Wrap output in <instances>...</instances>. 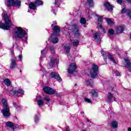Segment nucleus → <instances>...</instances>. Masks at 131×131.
Instances as JSON below:
<instances>
[{
  "mask_svg": "<svg viewBox=\"0 0 131 131\" xmlns=\"http://www.w3.org/2000/svg\"><path fill=\"white\" fill-rule=\"evenodd\" d=\"M56 61H57L56 64H58V62H59V60L57 59Z\"/></svg>",
  "mask_w": 131,
  "mask_h": 131,
  "instance_id": "46",
  "label": "nucleus"
},
{
  "mask_svg": "<svg viewBox=\"0 0 131 131\" xmlns=\"http://www.w3.org/2000/svg\"><path fill=\"white\" fill-rule=\"evenodd\" d=\"M88 3L90 5V7H93L94 6V2L93 0H88Z\"/></svg>",
  "mask_w": 131,
  "mask_h": 131,
  "instance_id": "32",
  "label": "nucleus"
},
{
  "mask_svg": "<svg viewBox=\"0 0 131 131\" xmlns=\"http://www.w3.org/2000/svg\"><path fill=\"white\" fill-rule=\"evenodd\" d=\"M37 120H38L37 117H36L35 118V122H36L37 121Z\"/></svg>",
  "mask_w": 131,
  "mask_h": 131,
  "instance_id": "43",
  "label": "nucleus"
},
{
  "mask_svg": "<svg viewBox=\"0 0 131 131\" xmlns=\"http://www.w3.org/2000/svg\"><path fill=\"white\" fill-rule=\"evenodd\" d=\"M80 23L81 24H85V23H86V19L83 17H82L80 18Z\"/></svg>",
  "mask_w": 131,
  "mask_h": 131,
  "instance_id": "28",
  "label": "nucleus"
},
{
  "mask_svg": "<svg viewBox=\"0 0 131 131\" xmlns=\"http://www.w3.org/2000/svg\"><path fill=\"white\" fill-rule=\"evenodd\" d=\"M111 125L113 128H117L118 127V123L116 121H114L111 123Z\"/></svg>",
  "mask_w": 131,
  "mask_h": 131,
  "instance_id": "18",
  "label": "nucleus"
},
{
  "mask_svg": "<svg viewBox=\"0 0 131 131\" xmlns=\"http://www.w3.org/2000/svg\"><path fill=\"white\" fill-rule=\"evenodd\" d=\"M6 3L8 7H10L11 6H17V7H20L21 5V1L19 0H16V1L14 0H6Z\"/></svg>",
  "mask_w": 131,
  "mask_h": 131,
  "instance_id": "4",
  "label": "nucleus"
},
{
  "mask_svg": "<svg viewBox=\"0 0 131 131\" xmlns=\"http://www.w3.org/2000/svg\"><path fill=\"white\" fill-rule=\"evenodd\" d=\"M44 102L43 101H42V100H38V102H37V104L38 105V106H42V105H43L44 104Z\"/></svg>",
  "mask_w": 131,
  "mask_h": 131,
  "instance_id": "30",
  "label": "nucleus"
},
{
  "mask_svg": "<svg viewBox=\"0 0 131 131\" xmlns=\"http://www.w3.org/2000/svg\"><path fill=\"white\" fill-rule=\"evenodd\" d=\"M53 35H59L60 33V28L58 26H55L53 29Z\"/></svg>",
  "mask_w": 131,
  "mask_h": 131,
  "instance_id": "12",
  "label": "nucleus"
},
{
  "mask_svg": "<svg viewBox=\"0 0 131 131\" xmlns=\"http://www.w3.org/2000/svg\"><path fill=\"white\" fill-rule=\"evenodd\" d=\"M107 57H108V58L110 59V60H111V61H112L113 63H116V62L115 61V60H114V58H113V56H112L111 54L108 53Z\"/></svg>",
  "mask_w": 131,
  "mask_h": 131,
  "instance_id": "21",
  "label": "nucleus"
},
{
  "mask_svg": "<svg viewBox=\"0 0 131 131\" xmlns=\"http://www.w3.org/2000/svg\"><path fill=\"white\" fill-rule=\"evenodd\" d=\"M125 61L126 62V67H127V68H128V67H130L131 63L130 62H129L128 59H125Z\"/></svg>",
  "mask_w": 131,
  "mask_h": 131,
  "instance_id": "27",
  "label": "nucleus"
},
{
  "mask_svg": "<svg viewBox=\"0 0 131 131\" xmlns=\"http://www.w3.org/2000/svg\"><path fill=\"white\" fill-rule=\"evenodd\" d=\"M3 18L5 21V24H0V28L4 30H9L13 26V24L11 20H10V18L8 16V14L6 13V11H4Z\"/></svg>",
  "mask_w": 131,
  "mask_h": 131,
  "instance_id": "1",
  "label": "nucleus"
},
{
  "mask_svg": "<svg viewBox=\"0 0 131 131\" xmlns=\"http://www.w3.org/2000/svg\"><path fill=\"white\" fill-rule=\"evenodd\" d=\"M64 49L66 50V53H67V54H69L70 52V49H71V44H70V45H67Z\"/></svg>",
  "mask_w": 131,
  "mask_h": 131,
  "instance_id": "20",
  "label": "nucleus"
},
{
  "mask_svg": "<svg viewBox=\"0 0 131 131\" xmlns=\"http://www.w3.org/2000/svg\"><path fill=\"white\" fill-rule=\"evenodd\" d=\"M106 22L107 23V24L108 25H110L111 26V25H113V24H114L113 21H112L110 18L106 19Z\"/></svg>",
  "mask_w": 131,
  "mask_h": 131,
  "instance_id": "26",
  "label": "nucleus"
},
{
  "mask_svg": "<svg viewBox=\"0 0 131 131\" xmlns=\"http://www.w3.org/2000/svg\"><path fill=\"white\" fill-rule=\"evenodd\" d=\"M100 34L97 32L94 33L93 35V38H94V39H98L100 38Z\"/></svg>",
  "mask_w": 131,
  "mask_h": 131,
  "instance_id": "24",
  "label": "nucleus"
},
{
  "mask_svg": "<svg viewBox=\"0 0 131 131\" xmlns=\"http://www.w3.org/2000/svg\"><path fill=\"white\" fill-rule=\"evenodd\" d=\"M6 126L11 128V129H15V125L11 122H7L6 123Z\"/></svg>",
  "mask_w": 131,
  "mask_h": 131,
  "instance_id": "16",
  "label": "nucleus"
},
{
  "mask_svg": "<svg viewBox=\"0 0 131 131\" xmlns=\"http://www.w3.org/2000/svg\"><path fill=\"white\" fill-rule=\"evenodd\" d=\"M128 131H131V128L130 127L128 128Z\"/></svg>",
  "mask_w": 131,
  "mask_h": 131,
  "instance_id": "45",
  "label": "nucleus"
},
{
  "mask_svg": "<svg viewBox=\"0 0 131 131\" xmlns=\"http://www.w3.org/2000/svg\"><path fill=\"white\" fill-rule=\"evenodd\" d=\"M35 3L36 6H40V5H42V1L41 0H37Z\"/></svg>",
  "mask_w": 131,
  "mask_h": 131,
  "instance_id": "29",
  "label": "nucleus"
},
{
  "mask_svg": "<svg viewBox=\"0 0 131 131\" xmlns=\"http://www.w3.org/2000/svg\"><path fill=\"white\" fill-rule=\"evenodd\" d=\"M78 45H79V41H78V40H74L73 41V46L74 47H77V46H78Z\"/></svg>",
  "mask_w": 131,
  "mask_h": 131,
  "instance_id": "25",
  "label": "nucleus"
},
{
  "mask_svg": "<svg viewBox=\"0 0 131 131\" xmlns=\"http://www.w3.org/2000/svg\"><path fill=\"white\" fill-rule=\"evenodd\" d=\"M76 69H77V66L75 63H72L70 65L68 72L69 73L72 74L73 72H75Z\"/></svg>",
  "mask_w": 131,
  "mask_h": 131,
  "instance_id": "7",
  "label": "nucleus"
},
{
  "mask_svg": "<svg viewBox=\"0 0 131 131\" xmlns=\"http://www.w3.org/2000/svg\"><path fill=\"white\" fill-rule=\"evenodd\" d=\"M43 91L45 93H46V94H48L49 95H53L55 93V90H54L52 89H51V88L49 87L44 88Z\"/></svg>",
  "mask_w": 131,
  "mask_h": 131,
  "instance_id": "8",
  "label": "nucleus"
},
{
  "mask_svg": "<svg viewBox=\"0 0 131 131\" xmlns=\"http://www.w3.org/2000/svg\"><path fill=\"white\" fill-rule=\"evenodd\" d=\"M121 13L126 14L127 15H128V17L131 18V11L129 10V9H126V8L123 7L121 10Z\"/></svg>",
  "mask_w": 131,
  "mask_h": 131,
  "instance_id": "9",
  "label": "nucleus"
},
{
  "mask_svg": "<svg viewBox=\"0 0 131 131\" xmlns=\"http://www.w3.org/2000/svg\"><path fill=\"white\" fill-rule=\"evenodd\" d=\"M26 34V31L23 30L21 27H16L15 28L13 32V37L15 38H19L20 39L24 38Z\"/></svg>",
  "mask_w": 131,
  "mask_h": 131,
  "instance_id": "2",
  "label": "nucleus"
},
{
  "mask_svg": "<svg viewBox=\"0 0 131 131\" xmlns=\"http://www.w3.org/2000/svg\"><path fill=\"white\" fill-rule=\"evenodd\" d=\"M51 77H52V78H54L55 79H57V80H59L60 81L62 80L61 77H60V75H59V74L57 73H54V72L51 73Z\"/></svg>",
  "mask_w": 131,
  "mask_h": 131,
  "instance_id": "10",
  "label": "nucleus"
},
{
  "mask_svg": "<svg viewBox=\"0 0 131 131\" xmlns=\"http://www.w3.org/2000/svg\"><path fill=\"white\" fill-rule=\"evenodd\" d=\"M50 66H51V67H53V66H54V62H53V60H51Z\"/></svg>",
  "mask_w": 131,
  "mask_h": 131,
  "instance_id": "38",
  "label": "nucleus"
},
{
  "mask_svg": "<svg viewBox=\"0 0 131 131\" xmlns=\"http://www.w3.org/2000/svg\"><path fill=\"white\" fill-rule=\"evenodd\" d=\"M16 65H17L16 63V60L12 59L10 64L11 69H15V68H16Z\"/></svg>",
  "mask_w": 131,
  "mask_h": 131,
  "instance_id": "15",
  "label": "nucleus"
},
{
  "mask_svg": "<svg viewBox=\"0 0 131 131\" xmlns=\"http://www.w3.org/2000/svg\"><path fill=\"white\" fill-rule=\"evenodd\" d=\"M99 67L96 64L92 66V68L90 70V75L92 78L96 77L98 74V69Z\"/></svg>",
  "mask_w": 131,
  "mask_h": 131,
  "instance_id": "5",
  "label": "nucleus"
},
{
  "mask_svg": "<svg viewBox=\"0 0 131 131\" xmlns=\"http://www.w3.org/2000/svg\"><path fill=\"white\" fill-rule=\"evenodd\" d=\"M101 55L103 56L104 61H106L107 60V56H105L106 53H105V52L102 51L101 52Z\"/></svg>",
  "mask_w": 131,
  "mask_h": 131,
  "instance_id": "31",
  "label": "nucleus"
},
{
  "mask_svg": "<svg viewBox=\"0 0 131 131\" xmlns=\"http://www.w3.org/2000/svg\"><path fill=\"white\" fill-rule=\"evenodd\" d=\"M98 28H100V29H102V22H103V16H100L98 17Z\"/></svg>",
  "mask_w": 131,
  "mask_h": 131,
  "instance_id": "14",
  "label": "nucleus"
},
{
  "mask_svg": "<svg viewBox=\"0 0 131 131\" xmlns=\"http://www.w3.org/2000/svg\"><path fill=\"white\" fill-rule=\"evenodd\" d=\"M82 131H85V130H82Z\"/></svg>",
  "mask_w": 131,
  "mask_h": 131,
  "instance_id": "48",
  "label": "nucleus"
},
{
  "mask_svg": "<svg viewBox=\"0 0 131 131\" xmlns=\"http://www.w3.org/2000/svg\"><path fill=\"white\" fill-rule=\"evenodd\" d=\"M114 32H115L114 30H113L112 29H110V30H108V33H109V34H111V35L114 34Z\"/></svg>",
  "mask_w": 131,
  "mask_h": 131,
  "instance_id": "33",
  "label": "nucleus"
},
{
  "mask_svg": "<svg viewBox=\"0 0 131 131\" xmlns=\"http://www.w3.org/2000/svg\"><path fill=\"white\" fill-rule=\"evenodd\" d=\"M116 76H119V75H120V73L118 72V73H116Z\"/></svg>",
  "mask_w": 131,
  "mask_h": 131,
  "instance_id": "42",
  "label": "nucleus"
},
{
  "mask_svg": "<svg viewBox=\"0 0 131 131\" xmlns=\"http://www.w3.org/2000/svg\"><path fill=\"white\" fill-rule=\"evenodd\" d=\"M84 101H85V102H87L88 103H91V102H92L91 101V99H90L89 98H85Z\"/></svg>",
  "mask_w": 131,
  "mask_h": 131,
  "instance_id": "36",
  "label": "nucleus"
},
{
  "mask_svg": "<svg viewBox=\"0 0 131 131\" xmlns=\"http://www.w3.org/2000/svg\"><path fill=\"white\" fill-rule=\"evenodd\" d=\"M2 102L3 105V109L2 110V114L4 117H9L11 115L10 107L8 106V102L6 99H3Z\"/></svg>",
  "mask_w": 131,
  "mask_h": 131,
  "instance_id": "3",
  "label": "nucleus"
},
{
  "mask_svg": "<svg viewBox=\"0 0 131 131\" xmlns=\"http://www.w3.org/2000/svg\"><path fill=\"white\" fill-rule=\"evenodd\" d=\"M116 31H117V33H121V32H122V31H123V30H124V28L122 27H118V28H116Z\"/></svg>",
  "mask_w": 131,
  "mask_h": 131,
  "instance_id": "19",
  "label": "nucleus"
},
{
  "mask_svg": "<svg viewBox=\"0 0 131 131\" xmlns=\"http://www.w3.org/2000/svg\"><path fill=\"white\" fill-rule=\"evenodd\" d=\"M91 93H92V95L93 96H94V97H97V92H96V91H95V90H91Z\"/></svg>",
  "mask_w": 131,
  "mask_h": 131,
  "instance_id": "35",
  "label": "nucleus"
},
{
  "mask_svg": "<svg viewBox=\"0 0 131 131\" xmlns=\"http://www.w3.org/2000/svg\"><path fill=\"white\" fill-rule=\"evenodd\" d=\"M127 3H131V0H126Z\"/></svg>",
  "mask_w": 131,
  "mask_h": 131,
  "instance_id": "44",
  "label": "nucleus"
},
{
  "mask_svg": "<svg viewBox=\"0 0 131 131\" xmlns=\"http://www.w3.org/2000/svg\"><path fill=\"white\" fill-rule=\"evenodd\" d=\"M29 8L30 9H31V10H35V9H36V7H37V6L36 5V4L33 3V2H31L30 4H29Z\"/></svg>",
  "mask_w": 131,
  "mask_h": 131,
  "instance_id": "17",
  "label": "nucleus"
},
{
  "mask_svg": "<svg viewBox=\"0 0 131 131\" xmlns=\"http://www.w3.org/2000/svg\"><path fill=\"white\" fill-rule=\"evenodd\" d=\"M44 100H46L47 102H49L50 101V97L46 96L45 97H44Z\"/></svg>",
  "mask_w": 131,
  "mask_h": 131,
  "instance_id": "37",
  "label": "nucleus"
},
{
  "mask_svg": "<svg viewBox=\"0 0 131 131\" xmlns=\"http://www.w3.org/2000/svg\"><path fill=\"white\" fill-rule=\"evenodd\" d=\"M10 94L12 96H21V95H24V91L23 90H18L17 91H16L13 90L10 91Z\"/></svg>",
  "mask_w": 131,
  "mask_h": 131,
  "instance_id": "6",
  "label": "nucleus"
},
{
  "mask_svg": "<svg viewBox=\"0 0 131 131\" xmlns=\"http://www.w3.org/2000/svg\"><path fill=\"white\" fill-rule=\"evenodd\" d=\"M73 27L74 29L75 36H79V32H78V26H77V25H73Z\"/></svg>",
  "mask_w": 131,
  "mask_h": 131,
  "instance_id": "13",
  "label": "nucleus"
},
{
  "mask_svg": "<svg viewBox=\"0 0 131 131\" xmlns=\"http://www.w3.org/2000/svg\"><path fill=\"white\" fill-rule=\"evenodd\" d=\"M14 129L15 128H18V127H19V125H17V124H14Z\"/></svg>",
  "mask_w": 131,
  "mask_h": 131,
  "instance_id": "39",
  "label": "nucleus"
},
{
  "mask_svg": "<svg viewBox=\"0 0 131 131\" xmlns=\"http://www.w3.org/2000/svg\"><path fill=\"white\" fill-rule=\"evenodd\" d=\"M58 41H59V40L56 37L52 39V42H53V43H57Z\"/></svg>",
  "mask_w": 131,
  "mask_h": 131,
  "instance_id": "34",
  "label": "nucleus"
},
{
  "mask_svg": "<svg viewBox=\"0 0 131 131\" xmlns=\"http://www.w3.org/2000/svg\"><path fill=\"white\" fill-rule=\"evenodd\" d=\"M113 99V95L111 94V93H108V95L107 96L108 102H112Z\"/></svg>",
  "mask_w": 131,
  "mask_h": 131,
  "instance_id": "22",
  "label": "nucleus"
},
{
  "mask_svg": "<svg viewBox=\"0 0 131 131\" xmlns=\"http://www.w3.org/2000/svg\"><path fill=\"white\" fill-rule=\"evenodd\" d=\"M4 83L6 85H11V81L9 79H6L4 80Z\"/></svg>",
  "mask_w": 131,
  "mask_h": 131,
  "instance_id": "23",
  "label": "nucleus"
},
{
  "mask_svg": "<svg viewBox=\"0 0 131 131\" xmlns=\"http://www.w3.org/2000/svg\"><path fill=\"white\" fill-rule=\"evenodd\" d=\"M44 51H45V50H42V51H41V53L42 54V52H44Z\"/></svg>",
  "mask_w": 131,
  "mask_h": 131,
  "instance_id": "47",
  "label": "nucleus"
},
{
  "mask_svg": "<svg viewBox=\"0 0 131 131\" xmlns=\"http://www.w3.org/2000/svg\"><path fill=\"white\" fill-rule=\"evenodd\" d=\"M104 7L106 10H108L110 11V10H113V8H114V6H112L111 4L108 2H105L104 3Z\"/></svg>",
  "mask_w": 131,
  "mask_h": 131,
  "instance_id": "11",
  "label": "nucleus"
},
{
  "mask_svg": "<svg viewBox=\"0 0 131 131\" xmlns=\"http://www.w3.org/2000/svg\"><path fill=\"white\" fill-rule=\"evenodd\" d=\"M18 58H19L20 61H21V60H22V55H19Z\"/></svg>",
  "mask_w": 131,
  "mask_h": 131,
  "instance_id": "41",
  "label": "nucleus"
},
{
  "mask_svg": "<svg viewBox=\"0 0 131 131\" xmlns=\"http://www.w3.org/2000/svg\"><path fill=\"white\" fill-rule=\"evenodd\" d=\"M117 3L118 4H121V3H122V0H117Z\"/></svg>",
  "mask_w": 131,
  "mask_h": 131,
  "instance_id": "40",
  "label": "nucleus"
}]
</instances>
